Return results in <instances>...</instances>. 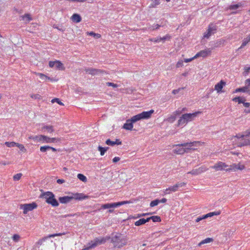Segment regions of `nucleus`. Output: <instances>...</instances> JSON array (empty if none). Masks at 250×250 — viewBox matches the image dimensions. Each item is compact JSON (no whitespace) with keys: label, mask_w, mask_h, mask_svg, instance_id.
<instances>
[{"label":"nucleus","mask_w":250,"mask_h":250,"mask_svg":"<svg viewBox=\"0 0 250 250\" xmlns=\"http://www.w3.org/2000/svg\"><path fill=\"white\" fill-rule=\"evenodd\" d=\"M16 146H18L21 151H24L26 150V149L24 148V146L21 144L17 143Z\"/></svg>","instance_id":"nucleus-50"},{"label":"nucleus","mask_w":250,"mask_h":250,"mask_svg":"<svg viewBox=\"0 0 250 250\" xmlns=\"http://www.w3.org/2000/svg\"><path fill=\"white\" fill-rule=\"evenodd\" d=\"M111 242L114 244L115 247L120 248L126 245L127 239L121 234H118L112 236Z\"/></svg>","instance_id":"nucleus-6"},{"label":"nucleus","mask_w":250,"mask_h":250,"mask_svg":"<svg viewBox=\"0 0 250 250\" xmlns=\"http://www.w3.org/2000/svg\"><path fill=\"white\" fill-rule=\"evenodd\" d=\"M220 213H221L220 211L209 212L208 213H207V214L203 215V218H205V219H206L209 217H212L214 215H218L220 214Z\"/></svg>","instance_id":"nucleus-28"},{"label":"nucleus","mask_w":250,"mask_h":250,"mask_svg":"<svg viewBox=\"0 0 250 250\" xmlns=\"http://www.w3.org/2000/svg\"><path fill=\"white\" fill-rule=\"evenodd\" d=\"M21 18L23 21H25L26 22H28L32 20V18L29 14H25L24 15L21 16Z\"/></svg>","instance_id":"nucleus-25"},{"label":"nucleus","mask_w":250,"mask_h":250,"mask_svg":"<svg viewBox=\"0 0 250 250\" xmlns=\"http://www.w3.org/2000/svg\"><path fill=\"white\" fill-rule=\"evenodd\" d=\"M20 238H21L19 234H14L12 237V239H13V241L16 242H18L20 240Z\"/></svg>","instance_id":"nucleus-41"},{"label":"nucleus","mask_w":250,"mask_h":250,"mask_svg":"<svg viewBox=\"0 0 250 250\" xmlns=\"http://www.w3.org/2000/svg\"><path fill=\"white\" fill-rule=\"evenodd\" d=\"M120 158L119 157H115L113 159L112 161L113 163H115L120 161Z\"/></svg>","instance_id":"nucleus-59"},{"label":"nucleus","mask_w":250,"mask_h":250,"mask_svg":"<svg viewBox=\"0 0 250 250\" xmlns=\"http://www.w3.org/2000/svg\"><path fill=\"white\" fill-rule=\"evenodd\" d=\"M183 64V62L182 61H178V62L176 64V67H180L181 66H182Z\"/></svg>","instance_id":"nucleus-55"},{"label":"nucleus","mask_w":250,"mask_h":250,"mask_svg":"<svg viewBox=\"0 0 250 250\" xmlns=\"http://www.w3.org/2000/svg\"><path fill=\"white\" fill-rule=\"evenodd\" d=\"M245 168V166L243 165L239 164H233L229 166V168L226 169L227 171H235L237 170H243Z\"/></svg>","instance_id":"nucleus-14"},{"label":"nucleus","mask_w":250,"mask_h":250,"mask_svg":"<svg viewBox=\"0 0 250 250\" xmlns=\"http://www.w3.org/2000/svg\"><path fill=\"white\" fill-rule=\"evenodd\" d=\"M249 42L248 41V40L246 38H245L244 40H243V42L241 46L238 48V49L243 48L245 46H246L248 44V43Z\"/></svg>","instance_id":"nucleus-46"},{"label":"nucleus","mask_w":250,"mask_h":250,"mask_svg":"<svg viewBox=\"0 0 250 250\" xmlns=\"http://www.w3.org/2000/svg\"><path fill=\"white\" fill-rule=\"evenodd\" d=\"M162 26L161 25L157 24L155 25H153L151 27H149V29L154 30L155 29H158L160 27Z\"/></svg>","instance_id":"nucleus-49"},{"label":"nucleus","mask_w":250,"mask_h":250,"mask_svg":"<svg viewBox=\"0 0 250 250\" xmlns=\"http://www.w3.org/2000/svg\"><path fill=\"white\" fill-rule=\"evenodd\" d=\"M145 224L144 218L139 219L138 221L135 222V225L136 226H140Z\"/></svg>","instance_id":"nucleus-34"},{"label":"nucleus","mask_w":250,"mask_h":250,"mask_svg":"<svg viewBox=\"0 0 250 250\" xmlns=\"http://www.w3.org/2000/svg\"><path fill=\"white\" fill-rule=\"evenodd\" d=\"M109 149L108 147H103L100 146H99L98 147V150L100 152V154L101 156H103L105 152Z\"/></svg>","instance_id":"nucleus-29"},{"label":"nucleus","mask_w":250,"mask_h":250,"mask_svg":"<svg viewBox=\"0 0 250 250\" xmlns=\"http://www.w3.org/2000/svg\"><path fill=\"white\" fill-rule=\"evenodd\" d=\"M211 52V50L210 48H208L207 49H205L204 50H201L199 52L197 53L195 56L194 58H198L199 57H202L205 58L208 55H210Z\"/></svg>","instance_id":"nucleus-17"},{"label":"nucleus","mask_w":250,"mask_h":250,"mask_svg":"<svg viewBox=\"0 0 250 250\" xmlns=\"http://www.w3.org/2000/svg\"><path fill=\"white\" fill-rule=\"evenodd\" d=\"M232 100L234 101V102H238V104H244V103H246L245 102L246 101V99L245 97H235Z\"/></svg>","instance_id":"nucleus-24"},{"label":"nucleus","mask_w":250,"mask_h":250,"mask_svg":"<svg viewBox=\"0 0 250 250\" xmlns=\"http://www.w3.org/2000/svg\"><path fill=\"white\" fill-rule=\"evenodd\" d=\"M150 213H142V214H138L137 216V217L140 218L143 216H145L146 215L150 214Z\"/></svg>","instance_id":"nucleus-62"},{"label":"nucleus","mask_w":250,"mask_h":250,"mask_svg":"<svg viewBox=\"0 0 250 250\" xmlns=\"http://www.w3.org/2000/svg\"><path fill=\"white\" fill-rule=\"evenodd\" d=\"M186 183L184 182L178 183L173 186L170 187L169 188L165 189V194H169L170 192H167V190H170L171 192H175L178 190L179 188L185 186Z\"/></svg>","instance_id":"nucleus-12"},{"label":"nucleus","mask_w":250,"mask_h":250,"mask_svg":"<svg viewBox=\"0 0 250 250\" xmlns=\"http://www.w3.org/2000/svg\"><path fill=\"white\" fill-rule=\"evenodd\" d=\"M72 20L76 23L80 22L82 21V18L78 14H74L71 17Z\"/></svg>","instance_id":"nucleus-23"},{"label":"nucleus","mask_w":250,"mask_h":250,"mask_svg":"<svg viewBox=\"0 0 250 250\" xmlns=\"http://www.w3.org/2000/svg\"><path fill=\"white\" fill-rule=\"evenodd\" d=\"M245 87H246L247 89L248 90V89L250 87V79H247L245 81Z\"/></svg>","instance_id":"nucleus-44"},{"label":"nucleus","mask_w":250,"mask_h":250,"mask_svg":"<svg viewBox=\"0 0 250 250\" xmlns=\"http://www.w3.org/2000/svg\"><path fill=\"white\" fill-rule=\"evenodd\" d=\"M242 6V4L241 3H239L236 4H232L230 5L229 6V9L230 10H235L236 9L239 8V7H241Z\"/></svg>","instance_id":"nucleus-30"},{"label":"nucleus","mask_w":250,"mask_h":250,"mask_svg":"<svg viewBox=\"0 0 250 250\" xmlns=\"http://www.w3.org/2000/svg\"><path fill=\"white\" fill-rule=\"evenodd\" d=\"M41 198H44L45 202L53 207H58L59 203L55 198V195L50 191L43 192L40 196Z\"/></svg>","instance_id":"nucleus-3"},{"label":"nucleus","mask_w":250,"mask_h":250,"mask_svg":"<svg viewBox=\"0 0 250 250\" xmlns=\"http://www.w3.org/2000/svg\"><path fill=\"white\" fill-rule=\"evenodd\" d=\"M244 106L246 107V108L244 110V112L246 113H250V103H244Z\"/></svg>","instance_id":"nucleus-32"},{"label":"nucleus","mask_w":250,"mask_h":250,"mask_svg":"<svg viewBox=\"0 0 250 250\" xmlns=\"http://www.w3.org/2000/svg\"><path fill=\"white\" fill-rule=\"evenodd\" d=\"M5 145L7 147H14V146H16L17 143L15 142H6L5 143Z\"/></svg>","instance_id":"nucleus-38"},{"label":"nucleus","mask_w":250,"mask_h":250,"mask_svg":"<svg viewBox=\"0 0 250 250\" xmlns=\"http://www.w3.org/2000/svg\"><path fill=\"white\" fill-rule=\"evenodd\" d=\"M176 118V116L175 114H174L173 115L171 116L168 118V121L173 122L175 120Z\"/></svg>","instance_id":"nucleus-53"},{"label":"nucleus","mask_w":250,"mask_h":250,"mask_svg":"<svg viewBox=\"0 0 250 250\" xmlns=\"http://www.w3.org/2000/svg\"><path fill=\"white\" fill-rule=\"evenodd\" d=\"M105 144L110 146H114V145H115V143H114V141L110 140L109 139H107L105 141Z\"/></svg>","instance_id":"nucleus-45"},{"label":"nucleus","mask_w":250,"mask_h":250,"mask_svg":"<svg viewBox=\"0 0 250 250\" xmlns=\"http://www.w3.org/2000/svg\"><path fill=\"white\" fill-rule=\"evenodd\" d=\"M40 97V95L39 94H33L31 96L32 98H34L35 99H39Z\"/></svg>","instance_id":"nucleus-56"},{"label":"nucleus","mask_w":250,"mask_h":250,"mask_svg":"<svg viewBox=\"0 0 250 250\" xmlns=\"http://www.w3.org/2000/svg\"><path fill=\"white\" fill-rule=\"evenodd\" d=\"M187 110L186 108H183L182 109L180 110L178 109L175 112H174V114L176 116L180 115L183 112L186 111Z\"/></svg>","instance_id":"nucleus-40"},{"label":"nucleus","mask_w":250,"mask_h":250,"mask_svg":"<svg viewBox=\"0 0 250 250\" xmlns=\"http://www.w3.org/2000/svg\"><path fill=\"white\" fill-rule=\"evenodd\" d=\"M46 130L49 133H52L54 131L53 126L52 125H43L42 128V130Z\"/></svg>","instance_id":"nucleus-27"},{"label":"nucleus","mask_w":250,"mask_h":250,"mask_svg":"<svg viewBox=\"0 0 250 250\" xmlns=\"http://www.w3.org/2000/svg\"><path fill=\"white\" fill-rule=\"evenodd\" d=\"M51 102L52 103L57 102L60 105H63V103L62 102H61L59 99L58 98H54L53 100H52Z\"/></svg>","instance_id":"nucleus-47"},{"label":"nucleus","mask_w":250,"mask_h":250,"mask_svg":"<svg viewBox=\"0 0 250 250\" xmlns=\"http://www.w3.org/2000/svg\"><path fill=\"white\" fill-rule=\"evenodd\" d=\"M50 146H44L40 147V151L42 152H45L50 150Z\"/></svg>","instance_id":"nucleus-37"},{"label":"nucleus","mask_w":250,"mask_h":250,"mask_svg":"<svg viewBox=\"0 0 250 250\" xmlns=\"http://www.w3.org/2000/svg\"><path fill=\"white\" fill-rule=\"evenodd\" d=\"M208 170V168L204 166H202L196 169H193L191 171L188 172V174H191L193 175H197L202 173L203 172L206 171Z\"/></svg>","instance_id":"nucleus-15"},{"label":"nucleus","mask_w":250,"mask_h":250,"mask_svg":"<svg viewBox=\"0 0 250 250\" xmlns=\"http://www.w3.org/2000/svg\"><path fill=\"white\" fill-rule=\"evenodd\" d=\"M133 127V123L131 121H129V119H128L124 125L123 128L126 130H132Z\"/></svg>","instance_id":"nucleus-22"},{"label":"nucleus","mask_w":250,"mask_h":250,"mask_svg":"<svg viewBox=\"0 0 250 250\" xmlns=\"http://www.w3.org/2000/svg\"><path fill=\"white\" fill-rule=\"evenodd\" d=\"M63 234H65V233H55V234H50L48 236L44 237V238L39 240L38 241V242H37V243H38V244L41 245L42 244V242L48 238L54 237L55 236H62V235H63Z\"/></svg>","instance_id":"nucleus-20"},{"label":"nucleus","mask_w":250,"mask_h":250,"mask_svg":"<svg viewBox=\"0 0 250 250\" xmlns=\"http://www.w3.org/2000/svg\"><path fill=\"white\" fill-rule=\"evenodd\" d=\"M213 241V240L212 238H207L202 240L201 242H200L199 243L198 245L199 246H201L203 244L208 243H210L211 242H212Z\"/></svg>","instance_id":"nucleus-31"},{"label":"nucleus","mask_w":250,"mask_h":250,"mask_svg":"<svg viewBox=\"0 0 250 250\" xmlns=\"http://www.w3.org/2000/svg\"><path fill=\"white\" fill-rule=\"evenodd\" d=\"M88 198V196L85 195L83 193H75L71 196H65L60 197L59 198V201L62 204H66L70 202L72 199L82 200Z\"/></svg>","instance_id":"nucleus-2"},{"label":"nucleus","mask_w":250,"mask_h":250,"mask_svg":"<svg viewBox=\"0 0 250 250\" xmlns=\"http://www.w3.org/2000/svg\"><path fill=\"white\" fill-rule=\"evenodd\" d=\"M205 218H203V216L202 217H198L196 219V222H200V221H201L203 219H205Z\"/></svg>","instance_id":"nucleus-63"},{"label":"nucleus","mask_w":250,"mask_h":250,"mask_svg":"<svg viewBox=\"0 0 250 250\" xmlns=\"http://www.w3.org/2000/svg\"><path fill=\"white\" fill-rule=\"evenodd\" d=\"M61 139L60 138H50L44 135L42 143H57L60 142Z\"/></svg>","instance_id":"nucleus-18"},{"label":"nucleus","mask_w":250,"mask_h":250,"mask_svg":"<svg viewBox=\"0 0 250 250\" xmlns=\"http://www.w3.org/2000/svg\"><path fill=\"white\" fill-rule=\"evenodd\" d=\"M85 71L86 73L93 76L105 72L103 70L93 68H85Z\"/></svg>","instance_id":"nucleus-16"},{"label":"nucleus","mask_w":250,"mask_h":250,"mask_svg":"<svg viewBox=\"0 0 250 250\" xmlns=\"http://www.w3.org/2000/svg\"><path fill=\"white\" fill-rule=\"evenodd\" d=\"M88 34L91 36H93L94 37H95L96 39H98L101 37L100 34H96L93 32H90L88 33Z\"/></svg>","instance_id":"nucleus-42"},{"label":"nucleus","mask_w":250,"mask_h":250,"mask_svg":"<svg viewBox=\"0 0 250 250\" xmlns=\"http://www.w3.org/2000/svg\"><path fill=\"white\" fill-rule=\"evenodd\" d=\"M201 144V142L199 141H194L193 142L190 143H183L181 144H179L176 145V146H182L185 147V148H176L173 149V152L175 153L178 154H183L185 153H188V150L189 149H193L195 148H192L193 146H197Z\"/></svg>","instance_id":"nucleus-1"},{"label":"nucleus","mask_w":250,"mask_h":250,"mask_svg":"<svg viewBox=\"0 0 250 250\" xmlns=\"http://www.w3.org/2000/svg\"><path fill=\"white\" fill-rule=\"evenodd\" d=\"M195 59H196V58H194V56L193 58H190V59H185L184 60V62H188L192 61V60H193Z\"/></svg>","instance_id":"nucleus-57"},{"label":"nucleus","mask_w":250,"mask_h":250,"mask_svg":"<svg viewBox=\"0 0 250 250\" xmlns=\"http://www.w3.org/2000/svg\"><path fill=\"white\" fill-rule=\"evenodd\" d=\"M200 112H196L193 113H186L183 114L178 121L177 126L184 125L188 122L191 121L197 116Z\"/></svg>","instance_id":"nucleus-4"},{"label":"nucleus","mask_w":250,"mask_h":250,"mask_svg":"<svg viewBox=\"0 0 250 250\" xmlns=\"http://www.w3.org/2000/svg\"><path fill=\"white\" fill-rule=\"evenodd\" d=\"M37 75H38L41 79L44 80H46V75H45L42 73H37Z\"/></svg>","instance_id":"nucleus-48"},{"label":"nucleus","mask_w":250,"mask_h":250,"mask_svg":"<svg viewBox=\"0 0 250 250\" xmlns=\"http://www.w3.org/2000/svg\"><path fill=\"white\" fill-rule=\"evenodd\" d=\"M114 143H115V145H120L122 144V142L120 141L119 139H116L115 141H114Z\"/></svg>","instance_id":"nucleus-61"},{"label":"nucleus","mask_w":250,"mask_h":250,"mask_svg":"<svg viewBox=\"0 0 250 250\" xmlns=\"http://www.w3.org/2000/svg\"><path fill=\"white\" fill-rule=\"evenodd\" d=\"M154 112V111L153 109L148 111H143L141 113L133 116L131 119H129V121H131L133 123H134L142 119H148L151 117V115Z\"/></svg>","instance_id":"nucleus-5"},{"label":"nucleus","mask_w":250,"mask_h":250,"mask_svg":"<svg viewBox=\"0 0 250 250\" xmlns=\"http://www.w3.org/2000/svg\"><path fill=\"white\" fill-rule=\"evenodd\" d=\"M217 30V26L212 23L208 25L207 31L204 34V38L208 39L212 35L214 34Z\"/></svg>","instance_id":"nucleus-11"},{"label":"nucleus","mask_w":250,"mask_h":250,"mask_svg":"<svg viewBox=\"0 0 250 250\" xmlns=\"http://www.w3.org/2000/svg\"><path fill=\"white\" fill-rule=\"evenodd\" d=\"M129 203V201H125L119 202H116V203H107V204H103L101 206V208L100 209L117 208L122 205H124L126 204Z\"/></svg>","instance_id":"nucleus-9"},{"label":"nucleus","mask_w":250,"mask_h":250,"mask_svg":"<svg viewBox=\"0 0 250 250\" xmlns=\"http://www.w3.org/2000/svg\"><path fill=\"white\" fill-rule=\"evenodd\" d=\"M170 36L169 35H167L163 38L160 37V39H161V41H165L167 40L170 39Z\"/></svg>","instance_id":"nucleus-54"},{"label":"nucleus","mask_w":250,"mask_h":250,"mask_svg":"<svg viewBox=\"0 0 250 250\" xmlns=\"http://www.w3.org/2000/svg\"><path fill=\"white\" fill-rule=\"evenodd\" d=\"M21 173H18L13 176V179L14 181H18L21 179Z\"/></svg>","instance_id":"nucleus-43"},{"label":"nucleus","mask_w":250,"mask_h":250,"mask_svg":"<svg viewBox=\"0 0 250 250\" xmlns=\"http://www.w3.org/2000/svg\"><path fill=\"white\" fill-rule=\"evenodd\" d=\"M77 177L80 180H81L83 182H85L87 181L86 177L83 174H81V173L78 174L77 175Z\"/></svg>","instance_id":"nucleus-33"},{"label":"nucleus","mask_w":250,"mask_h":250,"mask_svg":"<svg viewBox=\"0 0 250 250\" xmlns=\"http://www.w3.org/2000/svg\"><path fill=\"white\" fill-rule=\"evenodd\" d=\"M247 91H248V90L247 89V88L245 87V86H244L242 87H240V88L236 89L234 92H235V93L239 92H247Z\"/></svg>","instance_id":"nucleus-36"},{"label":"nucleus","mask_w":250,"mask_h":250,"mask_svg":"<svg viewBox=\"0 0 250 250\" xmlns=\"http://www.w3.org/2000/svg\"><path fill=\"white\" fill-rule=\"evenodd\" d=\"M106 85L108 86H113V87H118V85L117 84L111 82L106 83Z\"/></svg>","instance_id":"nucleus-51"},{"label":"nucleus","mask_w":250,"mask_h":250,"mask_svg":"<svg viewBox=\"0 0 250 250\" xmlns=\"http://www.w3.org/2000/svg\"><path fill=\"white\" fill-rule=\"evenodd\" d=\"M183 89H184L183 87L179 88L177 89H174L172 91V93L174 94H176L178 93L181 90H183Z\"/></svg>","instance_id":"nucleus-52"},{"label":"nucleus","mask_w":250,"mask_h":250,"mask_svg":"<svg viewBox=\"0 0 250 250\" xmlns=\"http://www.w3.org/2000/svg\"><path fill=\"white\" fill-rule=\"evenodd\" d=\"M249 136H250V130L245 131L242 134H238L236 135V137L241 139L238 143V146H242L250 145V141L249 139L244 138V137H248Z\"/></svg>","instance_id":"nucleus-8"},{"label":"nucleus","mask_w":250,"mask_h":250,"mask_svg":"<svg viewBox=\"0 0 250 250\" xmlns=\"http://www.w3.org/2000/svg\"><path fill=\"white\" fill-rule=\"evenodd\" d=\"M226 84V82L223 80H221L219 83H217L215 85V90H216L218 93H220L223 86Z\"/></svg>","instance_id":"nucleus-21"},{"label":"nucleus","mask_w":250,"mask_h":250,"mask_svg":"<svg viewBox=\"0 0 250 250\" xmlns=\"http://www.w3.org/2000/svg\"><path fill=\"white\" fill-rule=\"evenodd\" d=\"M44 135H36V136H31L29 138L31 140L34 141H43Z\"/></svg>","instance_id":"nucleus-26"},{"label":"nucleus","mask_w":250,"mask_h":250,"mask_svg":"<svg viewBox=\"0 0 250 250\" xmlns=\"http://www.w3.org/2000/svg\"><path fill=\"white\" fill-rule=\"evenodd\" d=\"M49 65L50 67H55L59 70H63L65 69L63 64L59 61H50Z\"/></svg>","instance_id":"nucleus-13"},{"label":"nucleus","mask_w":250,"mask_h":250,"mask_svg":"<svg viewBox=\"0 0 250 250\" xmlns=\"http://www.w3.org/2000/svg\"><path fill=\"white\" fill-rule=\"evenodd\" d=\"M57 183L61 184L63 183L64 182V180L63 179H59L57 180Z\"/></svg>","instance_id":"nucleus-64"},{"label":"nucleus","mask_w":250,"mask_h":250,"mask_svg":"<svg viewBox=\"0 0 250 250\" xmlns=\"http://www.w3.org/2000/svg\"><path fill=\"white\" fill-rule=\"evenodd\" d=\"M106 239L104 237L96 238L93 240H91L89 242L86 246H84V248L82 250H89L91 249H93L97 246L105 243Z\"/></svg>","instance_id":"nucleus-7"},{"label":"nucleus","mask_w":250,"mask_h":250,"mask_svg":"<svg viewBox=\"0 0 250 250\" xmlns=\"http://www.w3.org/2000/svg\"><path fill=\"white\" fill-rule=\"evenodd\" d=\"M228 167V166L225 163L222 162H219L215 164L214 166L212 167V168L215 169L216 170H222L225 169V168Z\"/></svg>","instance_id":"nucleus-19"},{"label":"nucleus","mask_w":250,"mask_h":250,"mask_svg":"<svg viewBox=\"0 0 250 250\" xmlns=\"http://www.w3.org/2000/svg\"><path fill=\"white\" fill-rule=\"evenodd\" d=\"M37 206V204L36 203L33 202L30 204H25L21 205L20 208L22 209L23 210V214H26L28 213V212L32 211L34 209L36 208Z\"/></svg>","instance_id":"nucleus-10"},{"label":"nucleus","mask_w":250,"mask_h":250,"mask_svg":"<svg viewBox=\"0 0 250 250\" xmlns=\"http://www.w3.org/2000/svg\"><path fill=\"white\" fill-rule=\"evenodd\" d=\"M250 71V67H245V73L246 74H248Z\"/></svg>","instance_id":"nucleus-60"},{"label":"nucleus","mask_w":250,"mask_h":250,"mask_svg":"<svg viewBox=\"0 0 250 250\" xmlns=\"http://www.w3.org/2000/svg\"><path fill=\"white\" fill-rule=\"evenodd\" d=\"M151 41H153L154 42H159L161 41V39H160V38H157V39L155 38V39H152Z\"/></svg>","instance_id":"nucleus-58"},{"label":"nucleus","mask_w":250,"mask_h":250,"mask_svg":"<svg viewBox=\"0 0 250 250\" xmlns=\"http://www.w3.org/2000/svg\"><path fill=\"white\" fill-rule=\"evenodd\" d=\"M159 204V199H155L154 200L150 202V206L151 207H155L157 205H158Z\"/></svg>","instance_id":"nucleus-39"},{"label":"nucleus","mask_w":250,"mask_h":250,"mask_svg":"<svg viewBox=\"0 0 250 250\" xmlns=\"http://www.w3.org/2000/svg\"><path fill=\"white\" fill-rule=\"evenodd\" d=\"M151 220L153 222H160L161 221V219L158 216H152L151 217Z\"/></svg>","instance_id":"nucleus-35"}]
</instances>
